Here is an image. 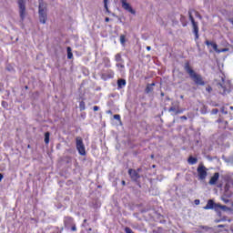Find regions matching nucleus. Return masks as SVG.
I'll return each mask as SVG.
<instances>
[{
    "mask_svg": "<svg viewBox=\"0 0 233 233\" xmlns=\"http://www.w3.org/2000/svg\"><path fill=\"white\" fill-rule=\"evenodd\" d=\"M184 69L187 72V74H188V76H189L190 79H192L193 83H195V85H197V86H205L206 83H205V80L203 79V76L201 75L196 73V71H194L192 66H190V62L185 63Z\"/></svg>",
    "mask_w": 233,
    "mask_h": 233,
    "instance_id": "1",
    "label": "nucleus"
},
{
    "mask_svg": "<svg viewBox=\"0 0 233 233\" xmlns=\"http://www.w3.org/2000/svg\"><path fill=\"white\" fill-rule=\"evenodd\" d=\"M38 8H39L38 14H39L40 23L45 25V23H46V19H47L46 4H45V2H43V0H39V7Z\"/></svg>",
    "mask_w": 233,
    "mask_h": 233,
    "instance_id": "2",
    "label": "nucleus"
},
{
    "mask_svg": "<svg viewBox=\"0 0 233 233\" xmlns=\"http://www.w3.org/2000/svg\"><path fill=\"white\" fill-rule=\"evenodd\" d=\"M225 208H227V206L218 204L212 199L208 200L207 205L204 207V210H215L216 212H218V210H225Z\"/></svg>",
    "mask_w": 233,
    "mask_h": 233,
    "instance_id": "3",
    "label": "nucleus"
},
{
    "mask_svg": "<svg viewBox=\"0 0 233 233\" xmlns=\"http://www.w3.org/2000/svg\"><path fill=\"white\" fill-rule=\"evenodd\" d=\"M76 150L80 156H86V149L85 148V144L83 143V138L81 137H76Z\"/></svg>",
    "mask_w": 233,
    "mask_h": 233,
    "instance_id": "4",
    "label": "nucleus"
},
{
    "mask_svg": "<svg viewBox=\"0 0 233 233\" xmlns=\"http://www.w3.org/2000/svg\"><path fill=\"white\" fill-rule=\"evenodd\" d=\"M189 21H191V25L193 26V34L195 35V39H199V26L198 25V22L194 19L192 15V11L188 12Z\"/></svg>",
    "mask_w": 233,
    "mask_h": 233,
    "instance_id": "5",
    "label": "nucleus"
},
{
    "mask_svg": "<svg viewBox=\"0 0 233 233\" xmlns=\"http://www.w3.org/2000/svg\"><path fill=\"white\" fill-rule=\"evenodd\" d=\"M198 179L201 181L207 179V176H208V169L203 164H199L197 168Z\"/></svg>",
    "mask_w": 233,
    "mask_h": 233,
    "instance_id": "6",
    "label": "nucleus"
},
{
    "mask_svg": "<svg viewBox=\"0 0 233 233\" xmlns=\"http://www.w3.org/2000/svg\"><path fill=\"white\" fill-rule=\"evenodd\" d=\"M19 14L21 21H25L26 15V6L25 5V0H18Z\"/></svg>",
    "mask_w": 233,
    "mask_h": 233,
    "instance_id": "7",
    "label": "nucleus"
},
{
    "mask_svg": "<svg viewBox=\"0 0 233 233\" xmlns=\"http://www.w3.org/2000/svg\"><path fill=\"white\" fill-rule=\"evenodd\" d=\"M120 2L122 4V8H124V10H127V12H129V14H133V15H136V10L132 8L130 4H128L127 0H120Z\"/></svg>",
    "mask_w": 233,
    "mask_h": 233,
    "instance_id": "8",
    "label": "nucleus"
},
{
    "mask_svg": "<svg viewBox=\"0 0 233 233\" xmlns=\"http://www.w3.org/2000/svg\"><path fill=\"white\" fill-rule=\"evenodd\" d=\"M128 174L133 181H137V179L141 177V176H139V173L132 168L128 169Z\"/></svg>",
    "mask_w": 233,
    "mask_h": 233,
    "instance_id": "9",
    "label": "nucleus"
},
{
    "mask_svg": "<svg viewBox=\"0 0 233 233\" xmlns=\"http://www.w3.org/2000/svg\"><path fill=\"white\" fill-rule=\"evenodd\" d=\"M219 179V173L216 172L214 173L213 177L209 179V185H216Z\"/></svg>",
    "mask_w": 233,
    "mask_h": 233,
    "instance_id": "10",
    "label": "nucleus"
},
{
    "mask_svg": "<svg viewBox=\"0 0 233 233\" xmlns=\"http://www.w3.org/2000/svg\"><path fill=\"white\" fill-rule=\"evenodd\" d=\"M102 78L106 81V79H114V71L108 70L106 74L102 75Z\"/></svg>",
    "mask_w": 233,
    "mask_h": 233,
    "instance_id": "11",
    "label": "nucleus"
},
{
    "mask_svg": "<svg viewBox=\"0 0 233 233\" xmlns=\"http://www.w3.org/2000/svg\"><path fill=\"white\" fill-rule=\"evenodd\" d=\"M65 226L66 227H72L74 225V218L72 217H66L64 220Z\"/></svg>",
    "mask_w": 233,
    "mask_h": 233,
    "instance_id": "12",
    "label": "nucleus"
},
{
    "mask_svg": "<svg viewBox=\"0 0 233 233\" xmlns=\"http://www.w3.org/2000/svg\"><path fill=\"white\" fill-rule=\"evenodd\" d=\"M205 45H207V46H212L213 50H215V52H218V44H216L215 42H210L208 40H206Z\"/></svg>",
    "mask_w": 233,
    "mask_h": 233,
    "instance_id": "13",
    "label": "nucleus"
},
{
    "mask_svg": "<svg viewBox=\"0 0 233 233\" xmlns=\"http://www.w3.org/2000/svg\"><path fill=\"white\" fill-rule=\"evenodd\" d=\"M117 86H118V88H123L124 86H127V80L118 79L117 80Z\"/></svg>",
    "mask_w": 233,
    "mask_h": 233,
    "instance_id": "14",
    "label": "nucleus"
},
{
    "mask_svg": "<svg viewBox=\"0 0 233 233\" xmlns=\"http://www.w3.org/2000/svg\"><path fill=\"white\" fill-rule=\"evenodd\" d=\"M152 86H156L155 83L152 84H148L146 87V92L147 94H150V92H152V90H154V88Z\"/></svg>",
    "mask_w": 233,
    "mask_h": 233,
    "instance_id": "15",
    "label": "nucleus"
},
{
    "mask_svg": "<svg viewBox=\"0 0 233 233\" xmlns=\"http://www.w3.org/2000/svg\"><path fill=\"white\" fill-rule=\"evenodd\" d=\"M187 162L189 163V165H196V163H198V157L190 156L187 159Z\"/></svg>",
    "mask_w": 233,
    "mask_h": 233,
    "instance_id": "16",
    "label": "nucleus"
},
{
    "mask_svg": "<svg viewBox=\"0 0 233 233\" xmlns=\"http://www.w3.org/2000/svg\"><path fill=\"white\" fill-rule=\"evenodd\" d=\"M67 50V59H74V54H72V47L68 46Z\"/></svg>",
    "mask_w": 233,
    "mask_h": 233,
    "instance_id": "17",
    "label": "nucleus"
},
{
    "mask_svg": "<svg viewBox=\"0 0 233 233\" xmlns=\"http://www.w3.org/2000/svg\"><path fill=\"white\" fill-rule=\"evenodd\" d=\"M115 61H116V63H123V57L121 56V54L117 53L115 56Z\"/></svg>",
    "mask_w": 233,
    "mask_h": 233,
    "instance_id": "18",
    "label": "nucleus"
},
{
    "mask_svg": "<svg viewBox=\"0 0 233 233\" xmlns=\"http://www.w3.org/2000/svg\"><path fill=\"white\" fill-rule=\"evenodd\" d=\"M45 143L46 145H48V143H50V132L45 133Z\"/></svg>",
    "mask_w": 233,
    "mask_h": 233,
    "instance_id": "19",
    "label": "nucleus"
},
{
    "mask_svg": "<svg viewBox=\"0 0 233 233\" xmlns=\"http://www.w3.org/2000/svg\"><path fill=\"white\" fill-rule=\"evenodd\" d=\"M104 8L107 14H110V10L108 9V0H104Z\"/></svg>",
    "mask_w": 233,
    "mask_h": 233,
    "instance_id": "20",
    "label": "nucleus"
},
{
    "mask_svg": "<svg viewBox=\"0 0 233 233\" xmlns=\"http://www.w3.org/2000/svg\"><path fill=\"white\" fill-rule=\"evenodd\" d=\"M195 15V17H198V19H203V16L201 15V14H199V12L196 11V10H193L192 11Z\"/></svg>",
    "mask_w": 233,
    "mask_h": 233,
    "instance_id": "21",
    "label": "nucleus"
},
{
    "mask_svg": "<svg viewBox=\"0 0 233 233\" xmlns=\"http://www.w3.org/2000/svg\"><path fill=\"white\" fill-rule=\"evenodd\" d=\"M120 43L121 45H125V43H127V36L125 35H120Z\"/></svg>",
    "mask_w": 233,
    "mask_h": 233,
    "instance_id": "22",
    "label": "nucleus"
},
{
    "mask_svg": "<svg viewBox=\"0 0 233 233\" xmlns=\"http://www.w3.org/2000/svg\"><path fill=\"white\" fill-rule=\"evenodd\" d=\"M185 112V108H177L175 112V116H177L178 114H183Z\"/></svg>",
    "mask_w": 233,
    "mask_h": 233,
    "instance_id": "23",
    "label": "nucleus"
},
{
    "mask_svg": "<svg viewBox=\"0 0 233 233\" xmlns=\"http://www.w3.org/2000/svg\"><path fill=\"white\" fill-rule=\"evenodd\" d=\"M79 106H80V110H85V108H86L85 101H81L79 104Z\"/></svg>",
    "mask_w": 233,
    "mask_h": 233,
    "instance_id": "24",
    "label": "nucleus"
},
{
    "mask_svg": "<svg viewBox=\"0 0 233 233\" xmlns=\"http://www.w3.org/2000/svg\"><path fill=\"white\" fill-rule=\"evenodd\" d=\"M177 110V108H176V106H171L168 109V112H174L176 114V111ZM175 114H172V116H175Z\"/></svg>",
    "mask_w": 233,
    "mask_h": 233,
    "instance_id": "25",
    "label": "nucleus"
},
{
    "mask_svg": "<svg viewBox=\"0 0 233 233\" xmlns=\"http://www.w3.org/2000/svg\"><path fill=\"white\" fill-rule=\"evenodd\" d=\"M223 52H228V49L227 48L218 49L217 54H221Z\"/></svg>",
    "mask_w": 233,
    "mask_h": 233,
    "instance_id": "26",
    "label": "nucleus"
},
{
    "mask_svg": "<svg viewBox=\"0 0 233 233\" xmlns=\"http://www.w3.org/2000/svg\"><path fill=\"white\" fill-rule=\"evenodd\" d=\"M124 230L126 233H134V231L128 227H126Z\"/></svg>",
    "mask_w": 233,
    "mask_h": 233,
    "instance_id": "27",
    "label": "nucleus"
},
{
    "mask_svg": "<svg viewBox=\"0 0 233 233\" xmlns=\"http://www.w3.org/2000/svg\"><path fill=\"white\" fill-rule=\"evenodd\" d=\"M114 119L116 121H121V116L120 115H114Z\"/></svg>",
    "mask_w": 233,
    "mask_h": 233,
    "instance_id": "28",
    "label": "nucleus"
},
{
    "mask_svg": "<svg viewBox=\"0 0 233 233\" xmlns=\"http://www.w3.org/2000/svg\"><path fill=\"white\" fill-rule=\"evenodd\" d=\"M71 230L72 232H76L77 230V228L76 227L75 224L71 226Z\"/></svg>",
    "mask_w": 233,
    "mask_h": 233,
    "instance_id": "29",
    "label": "nucleus"
},
{
    "mask_svg": "<svg viewBox=\"0 0 233 233\" xmlns=\"http://www.w3.org/2000/svg\"><path fill=\"white\" fill-rule=\"evenodd\" d=\"M206 90L208 92V94H210V92H212V86H208L206 87Z\"/></svg>",
    "mask_w": 233,
    "mask_h": 233,
    "instance_id": "30",
    "label": "nucleus"
},
{
    "mask_svg": "<svg viewBox=\"0 0 233 233\" xmlns=\"http://www.w3.org/2000/svg\"><path fill=\"white\" fill-rule=\"evenodd\" d=\"M116 66H117L118 68H125V65H123V64H121V63H117V64H116Z\"/></svg>",
    "mask_w": 233,
    "mask_h": 233,
    "instance_id": "31",
    "label": "nucleus"
},
{
    "mask_svg": "<svg viewBox=\"0 0 233 233\" xmlns=\"http://www.w3.org/2000/svg\"><path fill=\"white\" fill-rule=\"evenodd\" d=\"M93 110H94V112H97V110H99V106H94Z\"/></svg>",
    "mask_w": 233,
    "mask_h": 233,
    "instance_id": "32",
    "label": "nucleus"
},
{
    "mask_svg": "<svg viewBox=\"0 0 233 233\" xmlns=\"http://www.w3.org/2000/svg\"><path fill=\"white\" fill-rule=\"evenodd\" d=\"M3 177H5V175H3V173H0V183L1 181H3Z\"/></svg>",
    "mask_w": 233,
    "mask_h": 233,
    "instance_id": "33",
    "label": "nucleus"
},
{
    "mask_svg": "<svg viewBox=\"0 0 233 233\" xmlns=\"http://www.w3.org/2000/svg\"><path fill=\"white\" fill-rule=\"evenodd\" d=\"M180 119H184V121H187V116H180Z\"/></svg>",
    "mask_w": 233,
    "mask_h": 233,
    "instance_id": "34",
    "label": "nucleus"
},
{
    "mask_svg": "<svg viewBox=\"0 0 233 233\" xmlns=\"http://www.w3.org/2000/svg\"><path fill=\"white\" fill-rule=\"evenodd\" d=\"M105 21H106V23H108L110 21V18L109 17H106Z\"/></svg>",
    "mask_w": 233,
    "mask_h": 233,
    "instance_id": "35",
    "label": "nucleus"
},
{
    "mask_svg": "<svg viewBox=\"0 0 233 233\" xmlns=\"http://www.w3.org/2000/svg\"><path fill=\"white\" fill-rule=\"evenodd\" d=\"M136 172H137V174H139V172H141V167H138Z\"/></svg>",
    "mask_w": 233,
    "mask_h": 233,
    "instance_id": "36",
    "label": "nucleus"
},
{
    "mask_svg": "<svg viewBox=\"0 0 233 233\" xmlns=\"http://www.w3.org/2000/svg\"><path fill=\"white\" fill-rule=\"evenodd\" d=\"M121 183H122L123 187H125V185H127V182L125 180H122Z\"/></svg>",
    "mask_w": 233,
    "mask_h": 233,
    "instance_id": "37",
    "label": "nucleus"
},
{
    "mask_svg": "<svg viewBox=\"0 0 233 233\" xmlns=\"http://www.w3.org/2000/svg\"><path fill=\"white\" fill-rule=\"evenodd\" d=\"M225 227V225H218V228H223Z\"/></svg>",
    "mask_w": 233,
    "mask_h": 233,
    "instance_id": "38",
    "label": "nucleus"
},
{
    "mask_svg": "<svg viewBox=\"0 0 233 233\" xmlns=\"http://www.w3.org/2000/svg\"><path fill=\"white\" fill-rule=\"evenodd\" d=\"M196 205H199V200H195Z\"/></svg>",
    "mask_w": 233,
    "mask_h": 233,
    "instance_id": "39",
    "label": "nucleus"
},
{
    "mask_svg": "<svg viewBox=\"0 0 233 233\" xmlns=\"http://www.w3.org/2000/svg\"><path fill=\"white\" fill-rule=\"evenodd\" d=\"M160 96H161L162 97H164V96H165V93L162 92V93L160 94Z\"/></svg>",
    "mask_w": 233,
    "mask_h": 233,
    "instance_id": "40",
    "label": "nucleus"
},
{
    "mask_svg": "<svg viewBox=\"0 0 233 233\" xmlns=\"http://www.w3.org/2000/svg\"><path fill=\"white\" fill-rule=\"evenodd\" d=\"M184 97H185V96H184L183 95L180 96V99H184Z\"/></svg>",
    "mask_w": 233,
    "mask_h": 233,
    "instance_id": "41",
    "label": "nucleus"
},
{
    "mask_svg": "<svg viewBox=\"0 0 233 233\" xmlns=\"http://www.w3.org/2000/svg\"><path fill=\"white\" fill-rule=\"evenodd\" d=\"M147 50H151V47H150V46H147Z\"/></svg>",
    "mask_w": 233,
    "mask_h": 233,
    "instance_id": "42",
    "label": "nucleus"
},
{
    "mask_svg": "<svg viewBox=\"0 0 233 233\" xmlns=\"http://www.w3.org/2000/svg\"><path fill=\"white\" fill-rule=\"evenodd\" d=\"M25 90H28V86H25Z\"/></svg>",
    "mask_w": 233,
    "mask_h": 233,
    "instance_id": "43",
    "label": "nucleus"
},
{
    "mask_svg": "<svg viewBox=\"0 0 233 233\" xmlns=\"http://www.w3.org/2000/svg\"><path fill=\"white\" fill-rule=\"evenodd\" d=\"M84 223H86V219H84Z\"/></svg>",
    "mask_w": 233,
    "mask_h": 233,
    "instance_id": "44",
    "label": "nucleus"
},
{
    "mask_svg": "<svg viewBox=\"0 0 233 233\" xmlns=\"http://www.w3.org/2000/svg\"><path fill=\"white\" fill-rule=\"evenodd\" d=\"M153 168H156V166H155V165H153Z\"/></svg>",
    "mask_w": 233,
    "mask_h": 233,
    "instance_id": "45",
    "label": "nucleus"
},
{
    "mask_svg": "<svg viewBox=\"0 0 233 233\" xmlns=\"http://www.w3.org/2000/svg\"><path fill=\"white\" fill-rule=\"evenodd\" d=\"M27 147L30 148V145H28Z\"/></svg>",
    "mask_w": 233,
    "mask_h": 233,
    "instance_id": "46",
    "label": "nucleus"
},
{
    "mask_svg": "<svg viewBox=\"0 0 233 233\" xmlns=\"http://www.w3.org/2000/svg\"><path fill=\"white\" fill-rule=\"evenodd\" d=\"M151 157L154 158V155H152Z\"/></svg>",
    "mask_w": 233,
    "mask_h": 233,
    "instance_id": "47",
    "label": "nucleus"
},
{
    "mask_svg": "<svg viewBox=\"0 0 233 233\" xmlns=\"http://www.w3.org/2000/svg\"><path fill=\"white\" fill-rule=\"evenodd\" d=\"M215 112H218V109H215Z\"/></svg>",
    "mask_w": 233,
    "mask_h": 233,
    "instance_id": "48",
    "label": "nucleus"
},
{
    "mask_svg": "<svg viewBox=\"0 0 233 233\" xmlns=\"http://www.w3.org/2000/svg\"><path fill=\"white\" fill-rule=\"evenodd\" d=\"M215 112H218V109H215Z\"/></svg>",
    "mask_w": 233,
    "mask_h": 233,
    "instance_id": "49",
    "label": "nucleus"
},
{
    "mask_svg": "<svg viewBox=\"0 0 233 233\" xmlns=\"http://www.w3.org/2000/svg\"><path fill=\"white\" fill-rule=\"evenodd\" d=\"M106 66H110V65H107Z\"/></svg>",
    "mask_w": 233,
    "mask_h": 233,
    "instance_id": "50",
    "label": "nucleus"
}]
</instances>
